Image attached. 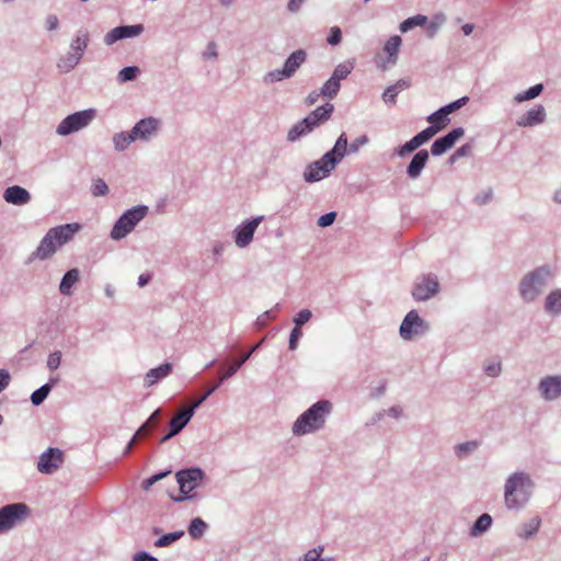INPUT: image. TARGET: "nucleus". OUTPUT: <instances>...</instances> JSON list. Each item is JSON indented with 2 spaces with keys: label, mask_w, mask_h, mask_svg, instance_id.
Masks as SVG:
<instances>
[{
  "label": "nucleus",
  "mask_w": 561,
  "mask_h": 561,
  "mask_svg": "<svg viewBox=\"0 0 561 561\" xmlns=\"http://www.w3.org/2000/svg\"><path fill=\"white\" fill-rule=\"evenodd\" d=\"M81 57L77 54L69 51L65 56L60 57L57 62V68L62 73H68L73 70L80 62Z\"/></svg>",
  "instance_id": "nucleus-35"
},
{
  "label": "nucleus",
  "mask_w": 561,
  "mask_h": 561,
  "mask_svg": "<svg viewBox=\"0 0 561 561\" xmlns=\"http://www.w3.org/2000/svg\"><path fill=\"white\" fill-rule=\"evenodd\" d=\"M556 271L549 264L538 266L526 273L518 285L519 296L525 302H534L546 291Z\"/></svg>",
  "instance_id": "nucleus-4"
},
{
  "label": "nucleus",
  "mask_w": 561,
  "mask_h": 561,
  "mask_svg": "<svg viewBox=\"0 0 561 561\" xmlns=\"http://www.w3.org/2000/svg\"><path fill=\"white\" fill-rule=\"evenodd\" d=\"M402 39L399 35H392L385 44L383 51L387 54V58L381 60V62L377 61V66L382 70L388 69V66H393L398 60V51L401 46Z\"/></svg>",
  "instance_id": "nucleus-21"
},
{
  "label": "nucleus",
  "mask_w": 561,
  "mask_h": 561,
  "mask_svg": "<svg viewBox=\"0 0 561 561\" xmlns=\"http://www.w3.org/2000/svg\"><path fill=\"white\" fill-rule=\"evenodd\" d=\"M80 271L78 268H70L67 271L60 283L59 291L62 296H70L72 294V287L79 282Z\"/></svg>",
  "instance_id": "nucleus-29"
},
{
  "label": "nucleus",
  "mask_w": 561,
  "mask_h": 561,
  "mask_svg": "<svg viewBox=\"0 0 561 561\" xmlns=\"http://www.w3.org/2000/svg\"><path fill=\"white\" fill-rule=\"evenodd\" d=\"M80 230L81 225L78 222L50 228L41 240L37 249L30 255L27 263H31L34 260L49 259L59 248L68 243Z\"/></svg>",
  "instance_id": "nucleus-2"
},
{
  "label": "nucleus",
  "mask_w": 561,
  "mask_h": 561,
  "mask_svg": "<svg viewBox=\"0 0 561 561\" xmlns=\"http://www.w3.org/2000/svg\"><path fill=\"white\" fill-rule=\"evenodd\" d=\"M439 290V283L434 274L423 275L415 284L412 296L416 301H425L434 297Z\"/></svg>",
  "instance_id": "nucleus-12"
},
{
  "label": "nucleus",
  "mask_w": 561,
  "mask_h": 561,
  "mask_svg": "<svg viewBox=\"0 0 561 561\" xmlns=\"http://www.w3.org/2000/svg\"><path fill=\"white\" fill-rule=\"evenodd\" d=\"M283 71H284V68L268 71L263 78L264 82L265 83H274V82L282 81L283 79H288L289 77L287 75H285V72H283Z\"/></svg>",
  "instance_id": "nucleus-52"
},
{
  "label": "nucleus",
  "mask_w": 561,
  "mask_h": 561,
  "mask_svg": "<svg viewBox=\"0 0 561 561\" xmlns=\"http://www.w3.org/2000/svg\"><path fill=\"white\" fill-rule=\"evenodd\" d=\"M417 148H419V146L412 138L409 141H407L404 145L396 148L394 153L398 154L399 157H405V156L414 152Z\"/></svg>",
  "instance_id": "nucleus-53"
},
{
  "label": "nucleus",
  "mask_w": 561,
  "mask_h": 561,
  "mask_svg": "<svg viewBox=\"0 0 561 561\" xmlns=\"http://www.w3.org/2000/svg\"><path fill=\"white\" fill-rule=\"evenodd\" d=\"M148 213L149 208L146 205H137L127 209L115 221L110 237L116 241L124 239L148 215Z\"/></svg>",
  "instance_id": "nucleus-6"
},
{
  "label": "nucleus",
  "mask_w": 561,
  "mask_h": 561,
  "mask_svg": "<svg viewBox=\"0 0 561 561\" xmlns=\"http://www.w3.org/2000/svg\"><path fill=\"white\" fill-rule=\"evenodd\" d=\"M469 102V98L468 96H462L454 102H450L444 106H442V112H445L446 114H451L456 111H458L459 108H461L462 106H465L467 103Z\"/></svg>",
  "instance_id": "nucleus-51"
},
{
  "label": "nucleus",
  "mask_w": 561,
  "mask_h": 561,
  "mask_svg": "<svg viewBox=\"0 0 561 561\" xmlns=\"http://www.w3.org/2000/svg\"><path fill=\"white\" fill-rule=\"evenodd\" d=\"M90 42V34L87 28H80L77 31L75 37L72 38L70 43V49L72 53L77 54L79 57L82 58L84 55V51L88 48Z\"/></svg>",
  "instance_id": "nucleus-28"
},
{
  "label": "nucleus",
  "mask_w": 561,
  "mask_h": 561,
  "mask_svg": "<svg viewBox=\"0 0 561 561\" xmlns=\"http://www.w3.org/2000/svg\"><path fill=\"white\" fill-rule=\"evenodd\" d=\"M323 551L324 547L318 546L313 549L308 550L300 559V561H318L321 558Z\"/></svg>",
  "instance_id": "nucleus-56"
},
{
  "label": "nucleus",
  "mask_w": 561,
  "mask_h": 561,
  "mask_svg": "<svg viewBox=\"0 0 561 561\" xmlns=\"http://www.w3.org/2000/svg\"><path fill=\"white\" fill-rule=\"evenodd\" d=\"M161 409H157L148 417V420L136 431L134 436L139 439L144 435L149 434L160 422Z\"/></svg>",
  "instance_id": "nucleus-34"
},
{
  "label": "nucleus",
  "mask_w": 561,
  "mask_h": 561,
  "mask_svg": "<svg viewBox=\"0 0 561 561\" xmlns=\"http://www.w3.org/2000/svg\"><path fill=\"white\" fill-rule=\"evenodd\" d=\"M96 111L87 108L66 116L57 126L56 134L59 136H68L77 133L91 124L95 118Z\"/></svg>",
  "instance_id": "nucleus-7"
},
{
  "label": "nucleus",
  "mask_w": 561,
  "mask_h": 561,
  "mask_svg": "<svg viewBox=\"0 0 561 561\" xmlns=\"http://www.w3.org/2000/svg\"><path fill=\"white\" fill-rule=\"evenodd\" d=\"M173 365L171 363H164L156 368H151L145 376V386L151 387L159 380L169 376L172 371Z\"/></svg>",
  "instance_id": "nucleus-27"
},
{
  "label": "nucleus",
  "mask_w": 561,
  "mask_h": 561,
  "mask_svg": "<svg viewBox=\"0 0 561 561\" xmlns=\"http://www.w3.org/2000/svg\"><path fill=\"white\" fill-rule=\"evenodd\" d=\"M262 342L263 340L255 344L254 346H252L249 352L243 353L239 358L234 359L233 363L224 373L219 375L218 381L215 385H218L219 388L225 380L234 376L237 371L242 367V365L250 359L252 354L261 347Z\"/></svg>",
  "instance_id": "nucleus-22"
},
{
  "label": "nucleus",
  "mask_w": 561,
  "mask_h": 561,
  "mask_svg": "<svg viewBox=\"0 0 561 561\" xmlns=\"http://www.w3.org/2000/svg\"><path fill=\"white\" fill-rule=\"evenodd\" d=\"M538 391L546 401H553L561 397V376L550 375L543 377L538 383Z\"/></svg>",
  "instance_id": "nucleus-16"
},
{
  "label": "nucleus",
  "mask_w": 561,
  "mask_h": 561,
  "mask_svg": "<svg viewBox=\"0 0 561 561\" xmlns=\"http://www.w3.org/2000/svg\"><path fill=\"white\" fill-rule=\"evenodd\" d=\"M144 32L142 24H134V25H121L114 27L110 32H107L104 36V43L107 46L113 45L117 41L131 38L140 35Z\"/></svg>",
  "instance_id": "nucleus-18"
},
{
  "label": "nucleus",
  "mask_w": 561,
  "mask_h": 561,
  "mask_svg": "<svg viewBox=\"0 0 561 561\" xmlns=\"http://www.w3.org/2000/svg\"><path fill=\"white\" fill-rule=\"evenodd\" d=\"M307 53L304 49H297L293 51L284 64V71L289 78H291L300 66L306 61Z\"/></svg>",
  "instance_id": "nucleus-26"
},
{
  "label": "nucleus",
  "mask_w": 561,
  "mask_h": 561,
  "mask_svg": "<svg viewBox=\"0 0 561 561\" xmlns=\"http://www.w3.org/2000/svg\"><path fill=\"white\" fill-rule=\"evenodd\" d=\"M30 514L25 503L7 504L0 508V535L23 522Z\"/></svg>",
  "instance_id": "nucleus-9"
},
{
  "label": "nucleus",
  "mask_w": 561,
  "mask_h": 561,
  "mask_svg": "<svg viewBox=\"0 0 561 561\" xmlns=\"http://www.w3.org/2000/svg\"><path fill=\"white\" fill-rule=\"evenodd\" d=\"M207 528L208 525L206 522H204L201 517H195L191 520L187 531L193 539H198L203 537Z\"/></svg>",
  "instance_id": "nucleus-40"
},
{
  "label": "nucleus",
  "mask_w": 561,
  "mask_h": 561,
  "mask_svg": "<svg viewBox=\"0 0 561 561\" xmlns=\"http://www.w3.org/2000/svg\"><path fill=\"white\" fill-rule=\"evenodd\" d=\"M133 561H159V560L146 551H140L133 556Z\"/></svg>",
  "instance_id": "nucleus-64"
},
{
  "label": "nucleus",
  "mask_w": 561,
  "mask_h": 561,
  "mask_svg": "<svg viewBox=\"0 0 561 561\" xmlns=\"http://www.w3.org/2000/svg\"><path fill=\"white\" fill-rule=\"evenodd\" d=\"M65 461L64 453L59 448L49 447L37 461V470L44 474H53Z\"/></svg>",
  "instance_id": "nucleus-13"
},
{
  "label": "nucleus",
  "mask_w": 561,
  "mask_h": 561,
  "mask_svg": "<svg viewBox=\"0 0 561 561\" xmlns=\"http://www.w3.org/2000/svg\"><path fill=\"white\" fill-rule=\"evenodd\" d=\"M438 133V128L436 127H426L419 134H416L413 139L416 142L419 147L427 142L430 139H432L436 134Z\"/></svg>",
  "instance_id": "nucleus-49"
},
{
  "label": "nucleus",
  "mask_w": 561,
  "mask_h": 561,
  "mask_svg": "<svg viewBox=\"0 0 561 561\" xmlns=\"http://www.w3.org/2000/svg\"><path fill=\"white\" fill-rule=\"evenodd\" d=\"M342 41V31L339 26H333L331 27L330 30V34L327 38V42L332 45V46H335V45H339Z\"/></svg>",
  "instance_id": "nucleus-59"
},
{
  "label": "nucleus",
  "mask_w": 561,
  "mask_h": 561,
  "mask_svg": "<svg viewBox=\"0 0 561 561\" xmlns=\"http://www.w3.org/2000/svg\"><path fill=\"white\" fill-rule=\"evenodd\" d=\"M430 154L426 149L419 150L407 167V174L410 179L416 180L421 176L423 169L428 161Z\"/></svg>",
  "instance_id": "nucleus-25"
},
{
  "label": "nucleus",
  "mask_w": 561,
  "mask_h": 561,
  "mask_svg": "<svg viewBox=\"0 0 561 561\" xmlns=\"http://www.w3.org/2000/svg\"><path fill=\"white\" fill-rule=\"evenodd\" d=\"M546 110L543 105H536L522 115L516 124L519 127H533L542 124L546 121Z\"/></svg>",
  "instance_id": "nucleus-23"
},
{
  "label": "nucleus",
  "mask_w": 561,
  "mask_h": 561,
  "mask_svg": "<svg viewBox=\"0 0 561 561\" xmlns=\"http://www.w3.org/2000/svg\"><path fill=\"white\" fill-rule=\"evenodd\" d=\"M312 317V312L309 309H302L300 310L295 317H294V323L295 327L300 328L306 324Z\"/></svg>",
  "instance_id": "nucleus-55"
},
{
  "label": "nucleus",
  "mask_w": 561,
  "mask_h": 561,
  "mask_svg": "<svg viewBox=\"0 0 561 561\" xmlns=\"http://www.w3.org/2000/svg\"><path fill=\"white\" fill-rule=\"evenodd\" d=\"M430 127L438 128V133L449 123L448 114L442 112V107L427 116Z\"/></svg>",
  "instance_id": "nucleus-42"
},
{
  "label": "nucleus",
  "mask_w": 561,
  "mask_h": 561,
  "mask_svg": "<svg viewBox=\"0 0 561 561\" xmlns=\"http://www.w3.org/2000/svg\"><path fill=\"white\" fill-rule=\"evenodd\" d=\"M321 126L319 122L316 119H312L311 116L307 115L305 118L296 123L287 134V140L288 141H296L300 137L306 136L313 131L317 127Z\"/></svg>",
  "instance_id": "nucleus-20"
},
{
  "label": "nucleus",
  "mask_w": 561,
  "mask_h": 561,
  "mask_svg": "<svg viewBox=\"0 0 561 561\" xmlns=\"http://www.w3.org/2000/svg\"><path fill=\"white\" fill-rule=\"evenodd\" d=\"M335 218H336L335 211L327 213L319 217L318 226L322 227V228L329 227L334 222Z\"/></svg>",
  "instance_id": "nucleus-61"
},
{
  "label": "nucleus",
  "mask_w": 561,
  "mask_h": 561,
  "mask_svg": "<svg viewBox=\"0 0 561 561\" xmlns=\"http://www.w3.org/2000/svg\"><path fill=\"white\" fill-rule=\"evenodd\" d=\"M217 389L218 385L210 386L199 398L193 401L190 407L175 414L169 423L171 435H178L188 424L195 413V410L199 408Z\"/></svg>",
  "instance_id": "nucleus-8"
},
{
  "label": "nucleus",
  "mask_w": 561,
  "mask_h": 561,
  "mask_svg": "<svg viewBox=\"0 0 561 561\" xmlns=\"http://www.w3.org/2000/svg\"><path fill=\"white\" fill-rule=\"evenodd\" d=\"M218 57L217 44L215 42H208L206 49L203 51L204 59H216Z\"/></svg>",
  "instance_id": "nucleus-63"
},
{
  "label": "nucleus",
  "mask_w": 561,
  "mask_h": 561,
  "mask_svg": "<svg viewBox=\"0 0 561 561\" xmlns=\"http://www.w3.org/2000/svg\"><path fill=\"white\" fill-rule=\"evenodd\" d=\"M341 89V83L335 78L330 77L320 89L322 96L334 99Z\"/></svg>",
  "instance_id": "nucleus-43"
},
{
  "label": "nucleus",
  "mask_w": 561,
  "mask_h": 561,
  "mask_svg": "<svg viewBox=\"0 0 561 561\" xmlns=\"http://www.w3.org/2000/svg\"><path fill=\"white\" fill-rule=\"evenodd\" d=\"M540 524L541 519L538 516L531 518L529 522L520 525L518 536L526 539L533 537L538 531Z\"/></svg>",
  "instance_id": "nucleus-38"
},
{
  "label": "nucleus",
  "mask_w": 561,
  "mask_h": 561,
  "mask_svg": "<svg viewBox=\"0 0 561 561\" xmlns=\"http://www.w3.org/2000/svg\"><path fill=\"white\" fill-rule=\"evenodd\" d=\"M332 171L333 170L320 158L306 167L302 178L307 183H316L328 178Z\"/></svg>",
  "instance_id": "nucleus-19"
},
{
  "label": "nucleus",
  "mask_w": 561,
  "mask_h": 561,
  "mask_svg": "<svg viewBox=\"0 0 561 561\" xmlns=\"http://www.w3.org/2000/svg\"><path fill=\"white\" fill-rule=\"evenodd\" d=\"M445 15L443 13H439L436 14L430 23L426 22V24L424 25L426 36L428 38H433L438 33L439 28L445 23Z\"/></svg>",
  "instance_id": "nucleus-44"
},
{
  "label": "nucleus",
  "mask_w": 561,
  "mask_h": 561,
  "mask_svg": "<svg viewBox=\"0 0 561 561\" xmlns=\"http://www.w3.org/2000/svg\"><path fill=\"white\" fill-rule=\"evenodd\" d=\"M264 220V216H256L242 221L233 230L234 243L238 248H247L253 240V236L260 224Z\"/></svg>",
  "instance_id": "nucleus-11"
},
{
  "label": "nucleus",
  "mask_w": 561,
  "mask_h": 561,
  "mask_svg": "<svg viewBox=\"0 0 561 561\" xmlns=\"http://www.w3.org/2000/svg\"><path fill=\"white\" fill-rule=\"evenodd\" d=\"M302 336V331L300 328L294 327L289 334L288 347L290 351H295L298 346V342Z\"/></svg>",
  "instance_id": "nucleus-58"
},
{
  "label": "nucleus",
  "mask_w": 561,
  "mask_h": 561,
  "mask_svg": "<svg viewBox=\"0 0 561 561\" xmlns=\"http://www.w3.org/2000/svg\"><path fill=\"white\" fill-rule=\"evenodd\" d=\"M183 535H184L183 530L162 535L160 538H158L154 541V546L158 547V548L168 547L171 543H173L174 541L179 540L181 537H183Z\"/></svg>",
  "instance_id": "nucleus-48"
},
{
  "label": "nucleus",
  "mask_w": 561,
  "mask_h": 561,
  "mask_svg": "<svg viewBox=\"0 0 561 561\" xmlns=\"http://www.w3.org/2000/svg\"><path fill=\"white\" fill-rule=\"evenodd\" d=\"M3 199L9 204L23 206L30 203L31 194L26 188L20 185H12L4 190Z\"/></svg>",
  "instance_id": "nucleus-24"
},
{
  "label": "nucleus",
  "mask_w": 561,
  "mask_h": 561,
  "mask_svg": "<svg viewBox=\"0 0 561 561\" xmlns=\"http://www.w3.org/2000/svg\"><path fill=\"white\" fill-rule=\"evenodd\" d=\"M175 479L180 488L181 495L172 497L174 502H183L196 497L193 491L203 485L206 479L205 471L199 467H190L179 470L175 473Z\"/></svg>",
  "instance_id": "nucleus-5"
},
{
  "label": "nucleus",
  "mask_w": 561,
  "mask_h": 561,
  "mask_svg": "<svg viewBox=\"0 0 561 561\" xmlns=\"http://www.w3.org/2000/svg\"><path fill=\"white\" fill-rule=\"evenodd\" d=\"M140 73V69L137 66H127L118 71L117 79L121 83L135 80Z\"/></svg>",
  "instance_id": "nucleus-47"
},
{
  "label": "nucleus",
  "mask_w": 561,
  "mask_h": 561,
  "mask_svg": "<svg viewBox=\"0 0 561 561\" xmlns=\"http://www.w3.org/2000/svg\"><path fill=\"white\" fill-rule=\"evenodd\" d=\"M160 121L156 117H146L138 121L130 129L135 140L148 141L157 135Z\"/></svg>",
  "instance_id": "nucleus-14"
},
{
  "label": "nucleus",
  "mask_w": 561,
  "mask_h": 561,
  "mask_svg": "<svg viewBox=\"0 0 561 561\" xmlns=\"http://www.w3.org/2000/svg\"><path fill=\"white\" fill-rule=\"evenodd\" d=\"M428 329V324L419 316L417 311L411 310L401 322L399 333L403 340L410 341L415 336L425 334Z\"/></svg>",
  "instance_id": "nucleus-10"
},
{
  "label": "nucleus",
  "mask_w": 561,
  "mask_h": 561,
  "mask_svg": "<svg viewBox=\"0 0 561 561\" xmlns=\"http://www.w3.org/2000/svg\"><path fill=\"white\" fill-rule=\"evenodd\" d=\"M545 310L548 314L558 317L561 314V289L551 290L545 299Z\"/></svg>",
  "instance_id": "nucleus-30"
},
{
  "label": "nucleus",
  "mask_w": 561,
  "mask_h": 561,
  "mask_svg": "<svg viewBox=\"0 0 561 561\" xmlns=\"http://www.w3.org/2000/svg\"><path fill=\"white\" fill-rule=\"evenodd\" d=\"M333 411V403L322 399L302 412L291 426L295 436L317 433L325 427L327 420Z\"/></svg>",
  "instance_id": "nucleus-1"
},
{
  "label": "nucleus",
  "mask_w": 561,
  "mask_h": 561,
  "mask_svg": "<svg viewBox=\"0 0 561 561\" xmlns=\"http://www.w3.org/2000/svg\"><path fill=\"white\" fill-rule=\"evenodd\" d=\"M465 135L462 127L453 128L446 135L434 140L431 147V153L434 157L444 154L447 150L454 147V145Z\"/></svg>",
  "instance_id": "nucleus-15"
},
{
  "label": "nucleus",
  "mask_w": 561,
  "mask_h": 561,
  "mask_svg": "<svg viewBox=\"0 0 561 561\" xmlns=\"http://www.w3.org/2000/svg\"><path fill=\"white\" fill-rule=\"evenodd\" d=\"M492 516L488 513L480 515L469 529L470 537H479L485 534L492 526Z\"/></svg>",
  "instance_id": "nucleus-31"
},
{
  "label": "nucleus",
  "mask_w": 561,
  "mask_h": 561,
  "mask_svg": "<svg viewBox=\"0 0 561 561\" xmlns=\"http://www.w3.org/2000/svg\"><path fill=\"white\" fill-rule=\"evenodd\" d=\"M58 381V378H50L47 383L41 386L38 389L33 391V393L31 394L32 404L35 407L41 405L50 393L54 385H56Z\"/></svg>",
  "instance_id": "nucleus-33"
},
{
  "label": "nucleus",
  "mask_w": 561,
  "mask_h": 561,
  "mask_svg": "<svg viewBox=\"0 0 561 561\" xmlns=\"http://www.w3.org/2000/svg\"><path fill=\"white\" fill-rule=\"evenodd\" d=\"M368 142V137L366 135H362L357 137L350 145L347 144L348 153H355L359 150V148Z\"/></svg>",
  "instance_id": "nucleus-60"
},
{
  "label": "nucleus",
  "mask_w": 561,
  "mask_h": 561,
  "mask_svg": "<svg viewBox=\"0 0 561 561\" xmlns=\"http://www.w3.org/2000/svg\"><path fill=\"white\" fill-rule=\"evenodd\" d=\"M542 91H543V84L537 83V84L530 87L528 90L517 93L514 96V101L517 103H522L525 101L536 99L537 96H539L541 94Z\"/></svg>",
  "instance_id": "nucleus-41"
},
{
  "label": "nucleus",
  "mask_w": 561,
  "mask_h": 561,
  "mask_svg": "<svg viewBox=\"0 0 561 561\" xmlns=\"http://www.w3.org/2000/svg\"><path fill=\"white\" fill-rule=\"evenodd\" d=\"M334 111V105L331 103H325L323 105L318 106L314 111L309 113L308 115L316 119L321 125L330 119Z\"/></svg>",
  "instance_id": "nucleus-37"
},
{
  "label": "nucleus",
  "mask_w": 561,
  "mask_h": 561,
  "mask_svg": "<svg viewBox=\"0 0 561 561\" xmlns=\"http://www.w3.org/2000/svg\"><path fill=\"white\" fill-rule=\"evenodd\" d=\"M397 95L398 92H396L393 88L389 85L382 93V100L387 104L394 105L397 102Z\"/></svg>",
  "instance_id": "nucleus-62"
},
{
  "label": "nucleus",
  "mask_w": 561,
  "mask_h": 561,
  "mask_svg": "<svg viewBox=\"0 0 561 561\" xmlns=\"http://www.w3.org/2000/svg\"><path fill=\"white\" fill-rule=\"evenodd\" d=\"M473 150V146L470 142H467L459 147L448 159L449 163H455L458 159L462 157H469L471 156Z\"/></svg>",
  "instance_id": "nucleus-50"
},
{
  "label": "nucleus",
  "mask_w": 561,
  "mask_h": 561,
  "mask_svg": "<svg viewBox=\"0 0 561 561\" xmlns=\"http://www.w3.org/2000/svg\"><path fill=\"white\" fill-rule=\"evenodd\" d=\"M354 69V64L352 61H344L339 64L331 75L332 78H335L336 81L341 83V80L347 78V76Z\"/></svg>",
  "instance_id": "nucleus-46"
},
{
  "label": "nucleus",
  "mask_w": 561,
  "mask_h": 561,
  "mask_svg": "<svg viewBox=\"0 0 561 561\" xmlns=\"http://www.w3.org/2000/svg\"><path fill=\"white\" fill-rule=\"evenodd\" d=\"M112 141L114 145V149L118 152H123L129 147L130 144H133L136 140L131 131L129 130L114 134Z\"/></svg>",
  "instance_id": "nucleus-36"
},
{
  "label": "nucleus",
  "mask_w": 561,
  "mask_h": 561,
  "mask_svg": "<svg viewBox=\"0 0 561 561\" xmlns=\"http://www.w3.org/2000/svg\"><path fill=\"white\" fill-rule=\"evenodd\" d=\"M535 482L529 473L517 471L508 476L504 485V501L508 510L523 508L530 500Z\"/></svg>",
  "instance_id": "nucleus-3"
},
{
  "label": "nucleus",
  "mask_w": 561,
  "mask_h": 561,
  "mask_svg": "<svg viewBox=\"0 0 561 561\" xmlns=\"http://www.w3.org/2000/svg\"><path fill=\"white\" fill-rule=\"evenodd\" d=\"M60 363H61V352L60 351H55L48 355L47 368L50 371L56 370L60 366Z\"/></svg>",
  "instance_id": "nucleus-57"
},
{
  "label": "nucleus",
  "mask_w": 561,
  "mask_h": 561,
  "mask_svg": "<svg viewBox=\"0 0 561 561\" xmlns=\"http://www.w3.org/2000/svg\"><path fill=\"white\" fill-rule=\"evenodd\" d=\"M347 153V136L345 133H342L336 139L333 148L325 152L321 159L329 168L334 170Z\"/></svg>",
  "instance_id": "nucleus-17"
},
{
  "label": "nucleus",
  "mask_w": 561,
  "mask_h": 561,
  "mask_svg": "<svg viewBox=\"0 0 561 561\" xmlns=\"http://www.w3.org/2000/svg\"><path fill=\"white\" fill-rule=\"evenodd\" d=\"M91 193L93 196H105L108 193V186L104 180L98 179L92 184Z\"/></svg>",
  "instance_id": "nucleus-54"
},
{
  "label": "nucleus",
  "mask_w": 561,
  "mask_h": 561,
  "mask_svg": "<svg viewBox=\"0 0 561 561\" xmlns=\"http://www.w3.org/2000/svg\"><path fill=\"white\" fill-rule=\"evenodd\" d=\"M279 307L280 305L276 304L272 309L266 310L265 312L260 314L254 322V327L257 330L265 328L270 321L275 319L276 312L279 310Z\"/></svg>",
  "instance_id": "nucleus-45"
},
{
  "label": "nucleus",
  "mask_w": 561,
  "mask_h": 561,
  "mask_svg": "<svg viewBox=\"0 0 561 561\" xmlns=\"http://www.w3.org/2000/svg\"><path fill=\"white\" fill-rule=\"evenodd\" d=\"M427 22V16L422 14H416L405 19L400 23L399 30L402 33H407L416 26H424Z\"/></svg>",
  "instance_id": "nucleus-39"
},
{
  "label": "nucleus",
  "mask_w": 561,
  "mask_h": 561,
  "mask_svg": "<svg viewBox=\"0 0 561 561\" xmlns=\"http://www.w3.org/2000/svg\"><path fill=\"white\" fill-rule=\"evenodd\" d=\"M481 446V440L473 439L457 444L454 454L459 460H463L474 454Z\"/></svg>",
  "instance_id": "nucleus-32"
}]
</instances>
